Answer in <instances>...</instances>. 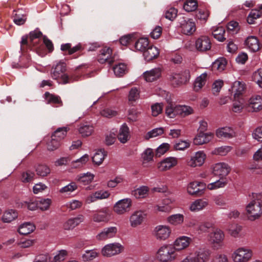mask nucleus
Here are the masks:
<instances>
[{
	"mask_svg": "<svg viewBox=\"0 0 262 262\" xmlns=\"http://www.w3.org/2000/svg\"><path fill=\"white\" fill-rule=\"evenodd\" d=\"M132 201L129 199H124L118 201L114 206V211L118 214H122L129 210Z\"/></svg>",
	"mask_w": 262,
	"mask_h": 262,
	"instance_id": "nucleus-14",
	"label": "nucleus"
},
{
	"mask_svg": "<svg viewBox=\"0 0 262 262\" xmlns=\"http://www.w3.org/2000/svg\"><path fill=\"white\" fill-rule=\"evenodd\" d=\"M68 130L66 127H59L54 132L52 136L61 142L67 136Z\"/></svg>",
	"mask_w": 262,
	"mask_h": 262,
	"instance_id": "nucleus-41",
	"label": "nucleus"
},
{
	"mask_svg": "<svg viewBox=\"0 0 262 262\" xmlns=\"http://www.w3.org/2000/svg\"><path fill=\"white\" fill-rule=\"evenodd\" d=\"M213 224L210 222H205L200 223L195 227L199 234L207 232L209 229L212 228Z\"/></svg>",
	"mask_w": 262,
	"mask_h": 262,
	"instance_id": "nucleus-47",
	"label": "nucleus"
},
{
	"mask_svg": "<svg viewBox=\"0 0 262 262\" xmlns=\"http://www.w3.org/2000/svg\"><path fill=\"white\" fill-rule=\"evenodd\" d=\"M252 256L251 250L244 248H238L233 255V259L234 262H247Z\"/></svg>",
	"mask_w": 262,
	"mask_h": 262,
	"instance_id": "nucleus-8",
	"label": "nucleus"
},
{
	"mask_svg": "<svg viewBox=\"0 0 262 262\" xmlns=\"http://www.w3.org/2000/svg\"><path fill=\"white\" fill-rule=\"evenodd\" d=\"M245 43L248 48L252 52H256L259 49V42L257 37L251 36L247 37Z\"/></svg>",
	"mask_w": 262,
	"mask_h": 262,
	"instance_id": "nucleus-31",
	"label": "nucleus"
},
{
	"mask_svg": "<svg viewBox=\"0 0 262 262\" xmlns=\"http://www.w3.org/2000/svg\"><path fill=\"white\" fill-rule=\"evenodd\" d=\"M190 74L189 70H185L180 73H171L168 75V79L171 84L174 86H179L186 84L189 81Z\"/></svg>",
	"mask_w": 262,
	"mask_h": 262,
	"instance_id": "nucleus-4",
	"label": "nucleus"
},
{
	"mask_svg": "<svg viewBox=\"0 0 262 262\" xmlns=\"http://www.w3.org/2000/svg\"><path fill=\"white\" fill-rule=\"evenodd\" d=\"M93 131V126L89 124H82L79 128V132L82 137H88L90 136Z\"/></svg>",
	"mask_w": 262,
	"mask_h": 262,
	"instance_id": "nucleus-43",
	"label": "nucleus"
},
{
	"mask_svg": "<svg viewBox=\"0 0 262 262\" xmlns=\"http://www.w3.org/2000/svg\"><path fill=\"white\" fill-rule=\"evenodd\" d=\"M36 173L42 177L48 176L50 173V168L45 164H39L36 168Z\"/></svg>",
	"mask_w": 262,
	"mask_h": 262,
	"instance_id": "nucleus-49",
	"label": "nucleus"
},
{
	"mask_svg": "<svg viewBox=\"0 0 262 262\" xmlns=\"http://www.w3.org/2000/svg\"><path fill=\"white\" fill-rule=\"evenodd\" d=\"M117 137L122 143H125L129 140L130 138L129 129L126 123H124L120 127Z\"/></svg>",
	"mask_w": 262,
	"mask_h": 262,
	"instance_id": "nucleus-27",
	"label": "nucleus"
},
{
	"mask_svg": "<svg viewBox=\"0 0 262 262\" xmlns=\"http://www.w3.org/2000/svg\"><path fill=\"white\" fill-rule=\"evenodd\" d=\"M159 55V51L158 49L153 46H149L143 52V56L147 61H150L157 58Z\"/></svg>",
	"mask_w": 262,
	"mask_h": 262,
	"instance_id": "nucleus-26",
	"label": "nucleus"
},
{
	"mask_svg": "<svg viewBox=\"0 0 262 262\" xmlns=\"http://www.w3.org/2000/svg\"><path fill=\"white\" fill-rule=\"evenodd\" d=\"M99 252L96 249L86 250L82 255L81 258L83 261H88L94 260L99 256Z\"/></svg>",
	"mask_w": 262,
	"mask_h": 262,
	"instance_id": "nucleus-38",
	"label": "nucleus"
},
{
	"mask_svg": "<svg viewBox=\"0 0 262 262\" xmlns=\"http://www.w3.org/2000/svg\"><path fill=\"white\" fill-rule=\"evenodd\" d=\"M149 46V41L147 38H140L135 43V49L141 52H144Z\"/></svg>",
	"mask_w": 262,
	"mask_h": 262,
	"instance_id": "nucleus-39",
	"label": "nucleus"
},
{
	"mask_svg": "<svg viewBox=\"0 0 262 262\" xmlns=\"http://www.w3.org/2000/svg\"><path fill=\"white\" fill-rule=\"evenodd\" d=\"M207 77V74L206 73H204L196 78L194 83V90L195 91L198 92L200 91L205 84Z\"/></svg>",
	"mask_w": 262,
	"mask_h": 262,
	"instance_id": "nucleus-37",
	"label": "nucleus"
},
{
	"mask_svg": "<svg viewBox=\"0 0 262 262\" xmlns=\"http://www.w3.org/2000/svg\"><path fill=\"white\" fill-rule=\"evenodd\" d=\"M42 36V32L38 29L31 31L29 33L30 45L33 46L38 53L39 50L43 48V46H37V43L39 41V39ZM39 54L41 55V54ZM41 56H43V55H41Z\"/></svg>",
	"mask_w": 262,
	"mask_h": 262,
	"instance_id": "nucleus-16",
	"label": "nucleus"
},
{
	"mask_svg": "<svg viewBox=\"0 0 262 262\" xmlns=\"http://www.w3.org/2000/svg\"><path fill=\"white\" fill-rule=\"evenodd\" d=\"M145 217V214L141 211H136L134 212L129 218L130 226L135 228L140 225L144 220Z\"/></svg>",
	"mask_w": 262,
	"mask_h": 262,
	"instance_id": "nucleus-23",
	"label": "nucleus"
},
{
	"mask_svg": "<svg viewBox=\"0 0 262 262\" xmlns=\"http://www.w3.org/2000/svg\"><path fill=\"white\" fill-rule=\"evenodd\" d=\"M225 33V29L222 27H220L212 32V35L218 41L222 42L226 39V38L224 37Z\"/></svg>",
	"mask_w": 262,
	"mask_h": 262,
	"instance_id": "nucleus-48",
	"label": "nucleus"
},
{
	"mask_svg": "<svg viewBox=\"0 0 262 262\" xmlns=\"http://www.w3.org/2000/svg\"><path fill=\"white\" fill-rule=\"evenodd\" d=\"M178 163L176 158L168 157L161 161L158 164V168L161 171H166L175 166Z\"/></svg>",
	"mask_w": 262,
	"mask_h": 262,
	"instance_id": "nucleus-21",
	"label": "nucleus"
},
{
	"mask_svg": "<svg viewBox=\"0 0 262 262\" xmlns=\"http://www.w3.org/2000/svg\"><path fill=\"white\" fill-rule=\"evenodd\" d=\"M195 46L198 51L204 52L211 49V42L208 36H201L196 40Z\"/></svg>",
	"mask_w": 262,
	"mask_h": 262,
	"instance_id": "nucleus-13",
	"label": "nucleus"
},
{
	"mask_svg": "<svg viewBox=\"0 0 262 262\" xmlns=\"http://www.w3.org/2000/svg\"><path fill=\"white\" fill-rule=\"evenodd\" d=\"M226 181L222 180L220 178L219 180L216 181L214 182L209 183L207 185V187L209 190H214L220 188H223L225 187L227 184Z\"/></svg>",
	"mask_w": 262,
	"mask_h": 262,
	"instance_id": "nucleus-52",
	"label": "nucleus"
},
{
	"mask_svg": "<svg viewBox=\"0 0 262 262\" xmlns=\"http://www.w3.org/2000/svg\"><path fill=\"white\" fill-rule=\"evenodd\" d=\"M37 203L38 208L40 210L45 211L49 208L51 204V200L50 199H41L37 201Z\"/></svg>",
	"mask_w": 262,
	"mask_h": 262,
	"instance_id": "nucleus-55",
	"label": "nucleus"
},
{
	"mask_svg": "<svg viewBox=\"0 0 262 262\" xmlns=\"http://www.w3.org/2000/svg\"><path fill=\"white\" fill-rule=\"evenodd\" d=\"M18 213L15 210L9 209L4 212L2 216V221L4 223H10L16 219Z\"/></svg>",
	"mask_w": 262,
	"mask_h": 262,
	"instance_id": "nucleus-36",
	"label": "nucleus"
},
{
	"mask_svg": "<svg viewBox=\"0 0 262 262\" xmlns=\"http://www.w3.org/2000/svg\"><path fill=\"white\" fill-rule=\"evenodd\" d=\"M175 249L170 245H164L157 251L156 258L160 262H170L176 258Z\"/></svg>",
	"mask_w": 262,
	"mask_h": 262,
	"instance_id": "nucleus-3",
	"label": "nucleus"
},
{
	"mask_svg": "<svg viewBox=\"0 0 262 262\" xmlns=\"http://www.w3.org/2000/svg\"><path fill=\"white\" fill-rule=\"evenodd\" d=\"M111 215V213L109 209L104 208L93 214V221L96 223L107 222L110 219Z\"/></svg>",
	"mask_w": 262,
	"mask_h": 262,
	"instance_id": "nucleus-15",
	"label": "nucleus"
},
{
	"mask_svg": "<svg viewBox=\"0 0 262 262\" xmlns=\"http://www.w3.org/2000/svg\"><path fill=\"white\" fill-rule=\"evenodd\" d=\"M162 70L160 68H156L143 73V78L149 82L157 80L161 76Z\"/></svg>",
	"mask_w": 262,
	"mask_h": 262,
	"instance_id": "nucleus-17",
	"label": "nucleus"
},
{
	"mask_svg": "<svg viewBox=\"0 0 262 262\" xmlns=\"http://www.w3.org/2000/svg\"><path fill=\"white\" fill-rule=\"evenodd\" d=\"M208 204V202L206 200L197 199L191 204L189 209L193 212L199 211L203 209Z\"/></svg>",
	"mask_w": 262,
	"mask_h": 262,
	"instance_id": "nucleus-32",
	"label": "nucleus"
},
{
	"mask_svg": "<svg viewBox=\"0 0 262 262\" xmlns=\"http://www.w3.org/2000/svg\"><path fill=\"white\" fill-rule=\"evenodd\" d=\"M205 158L206 155L203 151H198L191 158L188 162V165L192 167L201 166L204 163Z\"/></svg>",
	"mask_w": 262,
	"mask_h": 262,
	"instance_id": "nucleus-22",
	"label": "nucleus"
},
{
	"mask_svg": "<svg viewBox=\"0 0 262 262\" xmlns=\"http://www.w3.org/2000/svg\"><path fill=\"white\" fill-rule=\"evenodd\" d=\"M190 146V142L186 140H180L174 145L176 150H183Z\"/></svg>",
	"mask_w": 262,
	"mask_h": 262,
	"instance_id": "nucleus-62",
	"label": "nucleus"
},
{
	"mask_svg": "<svg viewBox=\"0 0 262 262\" xmlns=\"http://www.w3.org/2000/svg\"><path fill=\"white\" fill-rule=\"evenodd\" d=\"M178 10L173 7H171L167 10L165 13V17L167 19L173 20L177 16Z\"/></svg>",
	"mask_w": 262,
	"mask_h": 262,
	"instance_id": "nucleus-64",
	"label": "nucleus"
},
{
	"mask_svg": "<svg viewBox=\"0 0 262 262\" xmlns=\"http://www.w3.org/2000/svg\"><path fill=\"white\" fill-rule=\"evenodd\" d=\"M245 100L244 98H239V99H234L233 103L232 111L235 113H241L243 108L246 105H245Z\"/></svg>",
	"mask_w": 262,
	"mask_h": 262,
	"instance_id": "nucleus-45",
	"label": "nucleus"
},
{
	"mask_svg": "<svg viewBox=\"0 0 262 262\" xmlns=\"http://www.w3.org/2000/svg\"><path fill=\"white\" fill-rule=\"evenodd\" d=\"M66 71V64L64 62H59L54 68H52L51 71V76L54 79H60V82L62 84H67L78 80V76L74 78L73 76H69L67 74H64Z\"/></svg>",
	"mask_w": 262,
	"mask_h": 262,
	"instance_id": "nucleus-2",
	"label": "nucleus"
},
{
	"mask_svg": "<svg viewBox=\"0 0 262 262\" xmlns=\"http://www.w3.org/2000/svg\"><path fill=\"white\" fill-rule=\"evenodd\" d=\"M35 229V226L30 223H25L21 225L18 229V232L21 235H28Z\"/></svg>",
	"mask_w": 262,
	"mask_h": 262,
	"instance_id": "nucleus-35",
	"label": "nucleus"
},
{
	"mask_svg": "<svg viewBox=\"0 0 262 262\" xmlns=\"http://www.w3.org/2000/svg\"><path fill=\"white\" fill-rule=\"evenodd\" d=\"M84 220V216L82 214H79L76 217L70 218L65 222L63 224V228L66 230H72Z\"/></svg>",
	"mask_w": 262,
	"mask_h": 262,
	"instance_id": "nucleus-18",
	"label": "nucleus"
},
{
	"mask_svg": "<svg viewBox=\"0 0 262 262\" xmlns=\"http://www.w3.org/2000/svg\"><path fill=\"white\" fill-rule=\"evenodd\" d=\"M198 262H206L209 258L211 255V251L209 249L201 248L196 251L195 252Z\"/></svg>",
	"mask_w": 262,
	"mask_h": 262,
	"instance_id": "nucleus-29",
	"label": "nucleus"
},
{
	"mask_svg": "<svg viewBox=\"0 0 262 262\" xmlns=\"http://www.w3.org/2000/svg\"><path fill=\"white\" fill-rule=\"evenodd\" d=\"M205 187L206 184L204 182H192L188 184L187 192L191 195L200 196L203 194Z\"/></svg>",
	"mask_w": 262,
	"mask_h": 262,
	"instance_id": "nucleus-9",
	"label": "nucleus"
},
{
	"mask_svg": "<svg viewBox=\"0 0 262 262\" xmlns=\"http://www.w3.org/2000/svg\"><path fill=\"white\" fill-rule=\"evenodd\" d=\"M140 91L137 88L130 89L128 94V101L129 102H134L139 98Z\"/></svg>",
	"mask_w": 262,
	"mask_h": 262,
	"instance_id": "nucleus-57",
	"label": "nucleus"
},
{
	"mask_svg": "<svg viewBox=\"0 0 262 262\" xmlns=\"http://www.w3.org/2000/svg\"><path fill=\"white\" fill-rule=\"evenodd\" d=\"M27 20V14L23 13L21 10L14 11L13 21L17 25H24Z\"/></svg>",
	"mask_w": 262,
	"mask_h": 262,
	"instance_id": "nucleus-34",
	"label": "nucleus"
},
{
	"mask_svg": "<svg viewBox=\"0 0 262 262\" xmlns=\"http://www.w3.org/2000/svg\"><path fill=\"white\" fill-rule=\"evenodd\" d=\"M179 24L181 31L184 34L191 35L196 30L195 24L192 19L182 17L179 20Z\"/></svg>",
	"mask_w": 262,
	"mask_h": 262,
	"instance_id": "nucleus-7",
	"label": "nucleus"
},
{
	"mask_svg": "<svg viewBox=\"0 0 262 262\" xmlns=\"http://www.w3.org/2000/svg\"><path fill=\"white\" fill-rule=\"evenodd\" d=\"M44 98L47 103L52 105L58 104L59 106L62 105V102L60 97L53 94L50 93L49 92H45Z\"/></svg>",
	"mask_w": 262,
	"mask_h": 262,
	"instance_id": "nucleus-30",
	"label": "nucleus"
},
{
	"mask_svg": "<svg viewBox=\"0 0 262 262\" xmlns=\"http://www.w3.org/2000/svg\"><path fill=\"white\" fill-rule=\"evenodd\" d=\"M231 170L229 165L224 162L214 164L212 168V173L214 176L219 177L222 180H225Z\"/></svg>",
	"mask_w": 262,
	"mask_h": 262,
	"instance_id": "nucleus-6",
	"label": "nucleus"
},
{
	"mask_svg": "<svg viewBox=\"0 0 262 262\" xmlns=\"http://www.w3.org/2000/svg\"><path fill=\"white\" fill-rule=\"evenodd\" d=\"M94 175L91 173L87 172L78 176V182L81 185H86L89 184L93 181Z\"/></svg>",
	"mask_w": 262,
	"mask_h": 262,
	"instance_id": "nucleus-40",
	"label": "nucleus"
},
{
	"mask_svg": "<svg viewBox=\"0 0 262 262\" xmlns=\"http://www.w3.org/2000/svg\"><path fill=\"white\" fill-rule=\"evenodd\" d=\"M198 8V3L195 0H186L183 5L184 9L187 12H192Z\"/></svg>",
	"mask_w": 262,
	"mask_h": 262,
	"instance_id": "nucleus-51",
	"label": "nucleus"
},
{
	"mask_svg": "<svg viewBox=\"0 0 262 262\" xmlns=\"http://www.w3.org/2000/svg\"><path fill=\"white\" fill-rule=\"evenodd\" d=\"M231 149L232 148L231 146H224L215 148L212 152L214 154L225 156L230 151Z\"/></svg>",
	"mask_w": 262,
	"mask_h": 262,
	"instance_id": "nucleus-59",
	"label": "nucleus"
},
{
	"mask_svg": "<svg viewBox=\"0 0 262 262\" xmlns=\"http://www.w3.org/2000/svg\"><path fill=\"white\" fill-rule=\"evenodd\" d=\"M261 193H252L253 199L246 206L248 218L253 221L259 219L262 215Z\"/></svg>",
	"mask_w": 262,
	"mask_h": 262,
	"instance_id": "nucleus-1",
	"label": "nucleus"
},
{
	"mask_svg": "<svg viewBox=\"0 0 262 262\" xmlns=\"http://www.w3.org/2000/svg\"><path fill=\"white\" fill-rule=\"evenodd\" d=\"M191 241V239L189 237L181 236L174 241L173 247L175 249V251L183 250L188 247Z\"/></svg>",
	"mask_w": 262,
	"mask_h": 262,
	"instance_id": "nucleus-24",
	"label": "nucleus"
},
{
	"mask_svg": "<svg viewBox=\"0 0 262 262\" xmlns=\"http://www.w3.org/2000/svg\"><path fill=\"white\" fill-rule=\"evenodd\" d=\"M154 157V152L150 148H147L142 154V158L144 161L150 162L152 161Z\"/></svg>",
	"mask_w": 262,
	"mask_h": 262,
	"instance_id": "nucleus-60",
	"label": "nucleus"
},
{
	"mask_svg": "<svg viewBox=\"0 0 262 262\" xmlns=\"http://www.w3.org/2000/svg\"><path fill=\"white\" fill-rule=\"evenodd\" d=\"M107 152L104 149L98 150L92 157L93 162L97 165H100L107 156Z\"/></svg>",
	"mask_w": 262,
	"mask_h": 262,
	"instance_id": "nucleus-33",
	"label": "nucleus"
},
{
	"mask_svg": "<svg viewBox=\"0 0 262 262\" xmlns=\"http://www.w3.org/2000/svg\"><path fill=\"white\" fill-rule=\"evenodd\" d=\"M60 143L59 140L51 136V140L47 143V148L49 150L53 151L59 147Z\"/></svg>",
	"mask_w": 262,
	"mask_h": 262,
	"instance_id": "nucleus-58",
	"label": "nucleus"
},
{
	"mask_svg": "<svg viewBox=\"0 0 262 262\" xmlns=\"http://www.w3.org/2000/svg\"><path fill=\"white\" fill-rule=\"evenodd\" d=\"M228 128L226 127H223L218 129L216 132V136L219 138H230L232 137V135L230 133L228 132Z\"/></svg>",
	"mask_w": 262,
	"mask_h": 262,
	"instance_id": "nucleus-63",
	"label": "nucleus"
},
{
	"mask_svg": "<svg viewBox=\"0 0 262 262\" xmlns=\"http://www.w3.org/2000/svg\"><path fill=\"white\" fill-rule=\"evenodd\" d=\"M124 247L118 243H114L105 245L101 249V253L104 257H110L122 253Z\"/></svg>",
	"mask_w": 262,
	"mask_h": 262,
	"instance_id": "nucleus-5",
	"label": "nucleus"
},
{
	"mask_svg": "<svg viewBox=\"0 0 262 262\" xmlns=\"http://www.w3.org/2000/svg\"><path fill=\"white\" fill-rule=\"evenodd\" d=\"M210 15V12L206 9H199L196 14L198 19L206 22Z\"/></svg>",
	"mask_w": 262,
	"mask_h": 262,
	"instance_id": "nucleus-54",
	"label": "nucleus"
},
{
	"mask_svg": "<svg viewBox=\"0 0 262 262\" xmlns=\"http://www.w3.org/2000/svg\"><path fill=\"white\" fill-rule=\"evenodd\" d=\"M117 232L118 228L117 227H106L96 235V238L99 241H106L115 237Z\"/></svg>",
	"mask_w": 262,
	"mask_h": 262,
	"instance_id": "nucleus-10",
	"label": "nucleus"
},
{
	"mask_svg": "<svg viewBox=\"0 0 262 262\" xmlns=\"http://www.w3.org/2000/svg\"><path fill=\"white\" fill-rule=\"evenodd\" d=\"M176 117L180 116L184 117L193 113V109L189 106L187 105H176L175 110Z\"/></svg>",
	"mask_w": 262,
	"mask_h": 262,
	"instance_id": "nucleus-28",
	"label": "nucleus"
},
{
	"mask_svg": "<svg viewBox=\"0 0 262 262\" xmlns=\"http://www.w3.org/2000/svg\"><path fill=\"white\" fill-rule=\"evenodd\" d=\"M261 12L259 10L253 9L251 11L247 17V22L249 24H254L255 20L261 15Z\"/></svg>",
	"mask_w": 262,
	"mask_h": 262,
	"instance_id": "nucleus-44",
	"label": "nucleus"
},
{
	"mask_svg": "<svg viewBox=\"0 0 262 262\" xmlns=\"http://www.w3.org/2000/svg\"><path fill=\"white\" fill-rule=\"evenodd\" d=\"M127 67L124 63H119L113 67L114 74L118 77H122L126 72Z\"/></svg>",
	"mask_w": 262,
	"mask_h": 262,
	"instance_id": "nucleus-46",
	"label": "nucleus"
},
{
	"mask_svg": "<svg viewBox=\"0 0 262 262\" xmlns=\"http://www.w3.org/2000/svg\"><path fill=\"white\" fill-rule=\"evenodd\" d=\"M227 63V61L226 58H220L213 63L212 67L214 69H216L219 72H222L225 69Z\"/></svg>",
	"mask_w": 262,
	"mask_h": 262,
	"instance_id": "nucleus-50",
	"label": "nucleus"
},
{
	"mask_svg": "<svg viewBox=\"0 0 262 262\" xmlns=\"http://www.w3.org/2000/svg\"><path fill=\"white\" fill-rule=\"evenodd\" d=\"M112 50L110 48H104L100 51V54L98 56V60L100 63L107 62L111 64L114 59L112 58Z\"/></svg>",
	"mask_w": 262,
	"mask_h": 262,
	"instance_id": "nucleus-19",
	"label": "nucleus"
},
{
	"mask_svg": "<svg viewBox=\"0 0 262 262\" xmlns=\"http://www.w3.org/2000/svg\"><path fill=\"white\" fill-rule=\"evenodd\" d=\"M164 133V129L163 127L156 128L151 130L148 132L145 136V139L148 140L149 139L153 137H156L158 136L163 134Z\"/></svg>",
	"mask_w": 262,
	"mask_h": 262,
	"instance_id": "nucleus-53",
	"label": "nucleus"
},
{
	"mask_svg": "<svg viewBox=\"0 0 262 262\" xmlns=\"http://www.w3.org/2000/svg\"><path fill=\"white\" fill-rule=\"evenodd\" d=\"M169 148V145L168 143H163L160 145L156 149V156L160 157L164 154Z\"/></svg>",
	"mask_w": 262,
	"mask_h": 262,
	"instance_id": "nucleus-61",
	"label": "nucleus"
},
{
	"mask_svg": "<svg viewBox=\"0 0 262 262\" xmlns=\"http://www.w3.org/2000/svg\"><path fill=\"white\" fill-rule=\"evenodd\" d=\"M212 239L214 243L219 244L221 243L224 238V234L223 232L220 230L216 229L211 236Z\"/></svg>",
	"mask_w": 262,
	"mask_h": 262,
	"instance_id": "nucleus-56",
	"label": "nucleus"
},
{
	"mask_svg": "<svg viewBox=\"0 0 262 262\" xmlns=\"http://www.w3.org/2000/svg\"><path fill=\"white\" fill-rule=\"evenodd\" d=\"M213 134L211 133H199L193 140L195 145H202L209 142L213 138Z\"/></svg>",
	"mask_w": 262,
	"mask_h": 262,
	"instance_id": "nucleus-25",
	"label": "nucleus"
},
{
	"mask_svg": "<svg viewBox=\"0 0 262 262\" xmlns=\"http://www.w3.org/2000/svg\"><path fill=\"white\" fill-rule=\"evenodd\" d=\"M167 222L173 225H180L184 221V215L182 214H175L167 217Z\"/></svg>",
	"mask_w": 262,
	"mask_h": 262,
	"instance_id": "nucleus-42",
	"label": "nucleus"
},
{
	"mask_svg": "<svg viewBox=\"0 0 262 262\" xmlns=\"http://www.w3.org/2000/svg\"><path fill=\"white\" fill-rule=\"evenodd\" d=\"M155 236L158 239L164 241L169 236L171 230L167 226L159 225L155 228Z\"/></svg>",
	"mask_w": 262,
	"mask_h": 262,
	"instance_id": "nucleus-20",
	"label": "nucleus"
},
{
	"mask_svg": "<svg viewBox=\"0 0 262 262\" xmlns=\"http://www.w3.org/2000/svg\"><path fill=\"white\" fill-rule=\"evenodd\" d=\"M246 109L249 112H257L262 110V98L259 95L251 97L246 104Z\"/></svg>",
	"mask_w": 262,
	"mask_h": 262,
	"instance_id": "nucleus-11",
	"label": "nucleus"
},
{
	"mask_svg": "<svg viewBox=\"0 0 262 262\" xmlns=\"http://www.w3.org/2000/svg\"><path fill=\"white\" fill-rule=\"evenodd\" d=\"M246 90V84L241 81H236L232 84L231 88L229 90L231 94L233 95L234 99L243 98V94Z\"/></svg>",
	"mask_w": 262,
	"mask_h": 262,
	"instance_id": "nucleus-12",
	"label": "nucleus"
}]
</instances>
